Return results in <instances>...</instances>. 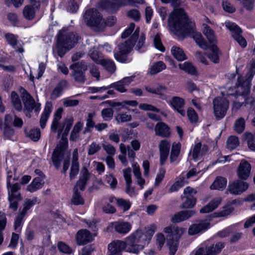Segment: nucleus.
<instances>
[{
    "label": "nucleus",
    "mask_w": 255,
    "mask_h": 255,
    "mask_svg": "<svg viewBox=\"0 0 255 255\" xmlns=\"http://www.w3.org/2000/svg\"><path fill=\"white\" fill-rule=\"evenodd\" d=\"M170 2L174 8L168 18L170 30L178 36L192 34L199 46L204 50L207 49L208 47L207 43L201 33L195 31L194 23L189 21L183 9L178 8L181 3V0H170Z\"/></svg>",
    "instance_id": "1"
},
{
    "label": "nucleus",
    "mask_w": 255,
    "mask_h": 255,
    "mask_svg": "<svg viewBox=\"0 0 255 255\" xmlns=\"http://www.w3.org/2000/svg\"><path fill=\"white\" fill-rule=\"evenodd\" d=\"M63 109L59 108L55 112L54 119L51 126V130L54 132H58V135L62 134L63 142L58 144L55 148L52 156V160L55 167L58 169L61 164V162L63 159L65 151L67 147V142L64 139V136H67L72 126V122L66 121L64 124H60L59 122L62 118Z\"/></svg>",
    "instance_id": "2"
},
{
    "label": "nucleus",
    "mask_w": 255,
    "mask_h": 255,
    "mask_svg": "<svg viewBox=\"0 0 255 255\" xmlns=\"http://www.w3.org/2000/svg\"><path fill=\"white\" fill-rule=\"evenodd\" d=\"M84 16L87 25L94 30H102L106 25L113 26L117 21L114 16L109 17L104 20L101 14L93 8L87 10Z\"/></svg>",
    "instance_id": "3"
},
{
    "label": "nucleus",
    "mask_w": 255,
    "mask_h": 255,
    "mask_svg": "<svg viewBox=\"0 0 255 255\" xmlns=\"http://www.w3.org/2000/svg\"><path fill=\"white\" fill-rule=\"evenodd\" d=\"M80 39V37L73 32L65 34L60 33L58 35L55 51L58 55L62 57L66 51L74 46Z\"/></svg>",
    "instance_id": "4"
},
{
    "label": "nucleus",
    "mask_w": 255,
    "mask_h": 255,
    "mask_svg": "<svg viewBox=\"0 0 255 255\" xmlns=\"http://www.w3.org/2000/svg\"><path fill=\"white\" fill-rule=\"evenodd\" d=\"M139 28L137 27L130 38L121 43L118 45V51L115 53V59L121 63H125L128 61V54L130 52L133 46L135 45V41L139 36Z\"/></svg>",
    "instance_id": "5"
},
{
    "label": "nucleus",
    "mask_w": 255,
    "mask_h": 255,
    "mask_svg": "<svg viewBox=\"0 0 255 255\" xmlns=\"http://www.w3.org/2000/svg\"><path fill=\"white\" fill-rule=\"evenodd\" d=\"M185 229L170 226L165 227L163 231L166 234L167 245L170 250V255H174L177 251L178 242L185 232Z\"/></svg>",
    "instance_id": "6"
},
{
    "label": "nucleus",
    "mask_w": 255,
    "mask_h": 255,
    "mask_svg": "<svg viewBox=\"0 0 255 255\" xmlns=\"http://www.w3.org/2000/svg\"><path fill=\"white\" fill-rule=\"evenodd\" d=\"M214 114L218 120L222 119L229 108V101L224 97H216L213 100Z\"/></svg>",
    "instance_id": "7"
},
{
    "label": "nucleus",
    "mask_w": 255,
    "mask_h": 255,
    "mask_svg": "<svg viewBox=\"0 0 255 255\" xmlns=\"http://www.w3.org/2000/svg\"><path fill=\"white\" fill-rule=\"evenodd\" d=\"M156 229L154 224H151L145 227L143 230H137L132 233L141 245L144 247L149 244Z\"/></svg>",
    "instance_id": "8"
},
{
    "label": "nucleus",
    "mask_w": 255,
    "mask_h": 255,
    "mask_svg": "<svg viewBox=\"0 0 255 255\" xmlns=\"http://www.w3.org/2000/svg\"><path fill=\"white\" fill-rule=\"evenodd\" d=\"M70 69L72 70V76L74 80L78 83L83 84L86 80L84 72L87 69V65L83 61L72 64Z\"/></svg>",
    "instance_id": "9"
},
{
    "label": "nucleus",
    "mask_w": 255,
    "mask_h": 255,
    "mask_svg": "<svg viewBox=\"0 0 255 255\" xmlns=\"http://www.w3.org/2000/svg\"><path fill=\"white\" fill-rule=\"evenodd\" d=\"M225 24L227 28L232 32L233 38L242 47H246L247 45V42L241 35L242 29L236 24L230 21H226Z\"/></svg>",
    "instance_id": "10"
},
{
    "label": "nucleus",
    "mask_w": 255,
    "mask_h": 255,
    "mask_svg": "<svg viewBox=\"0 0 255 255\" xmlns=\"http://www.w3.org/2000/svg\"><path fill=\"white\" fill-rule=\"evenodd\" d=\"M124 243L125 249L129 253L137 254L144 248V245H141L132 234L126 238Z\"/></svg>",
    "instance_id": "11"
},
{
    "label": "nucleus",
    "mask_w": 255,
    "mask_h": 255,
    "mask_svg": "<svg viewBox=\"0 0 255 255\" xmlns=\"http://www.w3.org/2000/svg\"><path fill=\"white\" fill-rule=\"evenodd\" d=\"M249 187L247 182L237 179L229 182L227 191L233 195H239L246 191Z\"/></svg>",
    "instance_id": "12"
},
{
    "label": "nucleus",
    "mask_w": 255,
    "mask_h": 255,
    "mask_svg": "<svg viewBox=\"0 0 255 255\" xmlns=\"http://www.w3.org/2000/svg\"><path fill=\"white\" fill-rule=\"evenodd\" d=\"M224 247V244L221 242L217 243L215 245H207L205 247L203 246L196 252L194 255H217L221 252Z\"/></svg>",
    "instance_id": "13"
},
{
    "label": "nucleus",
    "mask_w": 255,
    "mask_h": 255,
    "mask_svg": "<svg viewBox=\"0 0 255 255\" xmlns=\"http://www.w3.org/2000/svg\"><path fill=\"white\" fill-rule=\"evenodd\" d=\"M254 77V74L252 73L249 77L245 81H244L243 78L240 77L238 78V85L237 86V94L238 95L244 96L246 97L250 92L251 81Z\"/></svg>",
    "instance_id": "14"
},
{
    "label": "nucleus",
    "mask_w": 255,
    "mask_h": 255,
    "mask_svg": "<svg viewBox=\"0 0 255 255\" xmlns=\"http://www.w3.org/2000/svg\"><path fill=\"white\" fill-rule=\"evenodd\" d=\"M22 99L25 108L28 111L34 110L38 112L40 109V104H36L32 97L24 89L22 91Z\"/></svg>",
    "instance_id": "15"
},
{
    "label": "nucleus",
    "mask_w": 255,
    "mask_h": 255,
    "mask_svg": "<svg viewBox=\"0 0 255 255\" xmlns=\"http://www.w3.org/2000/svg\"><path fill=\"white\" fill-rule=\"evenodd\" d=\"M4 39L6 43L11 46L13 48L15 49V51L18 53H22L24 52V50L23 48L22 45H18V36L14 35L11 33H6L4 35Z\"/></svg>",
    "instance_id": "16"
},
{
    "label": "nucleus",
    "mask_w": 255,
    "mask_h": 255,
    "mask_svg": "<svg viewBox=\"0 0 255 255\" xmlns=\"http://www.w3.org/2000/svg\"><path fill=\"white\" fill-rule=\"evenodd\" d=\"M158 147L160 152V163L163 165L168 157L170 143L166 139L162 140L159 143Z\"/></svg>",
    "instance_id": "17"
},
{
    "label": "nucleus",
    "mask_w": 255,
    "mask_h": 255,
    "mask_svg": "<svg viewBox=\"0 0 255 255\" xmlns=\"http://www.w3.org/2000/svg\"><path fill=\"white\" fill-rule=\"evenodd\" d=\"M109 227L119 234H127L130 231L131 225L127 222L118 221L111 223Z\"/></svg>",
    "instance_id": "18"
},
{
    "label": "nucleus",
    "mask_w": 255,
    "mask_h": 255,
    "mask_svg": "<svg viewBox=\"0 0 255 255\" xmlns=\"http://www.w3.org/2000/svg\"><path fill=\"white\" fill-rule=\"evenodd\" d=\"M251 165L247 161L242 160L240 163L237 170L238 177L242 180H246L250 175Z\"/></svg>",
    "instance_id": "19"
},
{
    "label": "nucleus",
    "mask_w": 255,
    "mask_h": 255,
    "mask_svg": "<svg viewBox=\"0 0 255 255\" xmlns=\"http://www.w3.org/2000/svg\"><path fill=\"white\" fill-rule=\"evenodd\" d=\"M210 227V224L207 220H202L199 222L191 225L189 229L188 233L194 235L207 230Z\"/></svg>",
    "instance_id": "20"
},
{
    "label": "nucleus",
    "mask_w": 255,
    "mask_h": 255,
    "mask_svg": "<svg viewBox=\"0 0 255 255\" xmlns=\"http://www.w3.org/2000/svg\"><path fill=\"white\" fill-rule=\"evenodd\" d=\"M208 150V148L207 146L199 142L195 144L194 146L191 150L190 154L192 156V158L195 160H196L206 154Z\"/></svg>",
    "instance_id": "21"
},
{
    "label": "nucleus",
    "mask_w": 255,
    "mask_h": 255,
    "mask_svg": "<svg viewBox=\"0 0 255 255\" xmlns=\"http://www.w3.org/2000/svg\"><path fill=\"white\" fill-rule=\"evenodd\" d=\"M124 241L116 240L112 242L108 245V255H122V251L125 249Z\"/></svg>",
    "instance_id": "22"
},
{
    "label": "nucleus",
    "mask_w": 255,
    "mask_h": 255,
    "mask_svg": "<svg viewBox=\"0 0 255 255\" xmlns=\"http://www.w3.org/2000/svg\"><path fill=\"white\" fill-rule=\"evenodd\" d=\"M79 171V163L78 161V152L77 148L74 149L72 153V165L70 168L69 177L70 180L75 178Z\"/></svg>",
    "instance_id": "23"
},
{
    "label": "nucleus",
    "mask_w": 255,
    "mask_h": 255,
    "mask_svg": "<svg viewBox=\"0 0 255 255\" xmlns=\"http://www.w3.org/2000/svg\"><path fill=\"white\" fill-rule=\"evenodd\" d=\"M170 105L181 115L184 116L186 114L184 110L185 105L184 100L179 97H173L169 103Z\"/></svg>",
    "instance_id": "24"
},
{
    "label": "nucleus",
    "mask_w": 255,
    "mask_h": 255,
    "mask_svg": "<svg viewBox=\"0 0 255 255\" xmlns=\"http://www.w3.org/2000/svg\"><path fill=\"white\" fill-rule=\"evenodd\" d=\"M194 210L182 211L175 214L171 218L173 223H179L187 220L195 214Z\"/></svg>",
    "instance_id": "25"
},
{
    "label": "nucleus",
    "mask_w": 255,
    "mask_h": 255,
    "mask_svg": "<svg viewBox=\"0 0 255 255\" xmlns=\"http://www.w3.org/2000/svg\"><path fill=\"white\" fill-rule=\"evenodd\" d=\"M76 240L78 245H83L91 242L93 240V237L87 230H81L77 232Z\"/></svg>",
    "instance_id": "26"
},
{
    "label": "nucleus",
    "mask_w": 255,
    "mask_h": 255,
    "mask_svg": "<svg viewBox=\"0 0 255 255\" xmlns=\"http://www.w3.org/2000/svg\"><path fill=\"white\" fill-rule=\"evenodd\" d=\"M222 202L221 197H218L213 199L208 204L200 210L201 213H208L218 208Z\"/></svg>",
    "instance_id": "27"
},
{
    "label": "nucleus",
    "mask_w": 255,
    "mask_h": 255,
    "mask_svg": "<svg viewBox=\"0 0 255 255\" xmlns=\"http://www.w3.org/2000/svg\"><path fill=\"white\" fill-rule=\"evenodd\" d=\"M38 9V5L28 4L25 6L23 9L22 13L24 17L28 20L34 19L36 11Z\"/></svg>",
    "instance_id": "28"
},
{
    "label": "nucleus",
    "mask_w": 255,
    "mask_h": 255,
    "mask_svg": "<svg viewBox=\"0 0 255 255\" xmlns=\"http://www.w3.org/2000/svg\"><path fill=\"white\" fill-rule=\"evenodd\" d=\"M44 184L43 178L37 177L33 179L32 182L27 186L26 190L31 192H34L41 189Z\"/></svg>",
    "instance_id": "29"
},
{
    "label": "nucleus",
    "mask_w": 255,
    "mask_h": 255,
    "mask_svg": "<svg viewBox=\"0 0 255 255\" xmlns=\"http://www.w3.org/2000/svg\"><path fill=\"white\" fill-rule=\"evenodd\" d=\"M236 203V200H233L231 203L224 205L218 212L214 213L215 217H225L230 215L234 211V208L232 205Z\"/></svg>",
    "instance_id": "30"
},
{
    "label": "nucleus",
    "mask_w": 255,
    "mask_h": 255,
    "mask_svg": "<svg viewBox=\"0 0 255 255\" xmlns=\"http://www.w3.org/2000/svg\"><path fill=\"white\" fill-rule=\"evenodd\" d=\"M82 172V175L80 176L79 180L76 183V185L74 187H76L78 189L79 188L81 190H84L85 188L87 181L89 179L90 173L87 169L85 167L83 168Z\"/></svg>",
    "instance_id": "31"
},
{
    "label": "nucleus",
    "mask_w": 255,
    "mask_h": 255,
    "mask_svg": "<svg viewBox=\"0 0 255 255\" xmlns=\"http://www.w3.org/2000/svg\"><path fill=\"white\" fill-rule=\"evenodd\" d=\"M52 111V104L51 103H47L40 119V125L41 128H45L47 120Z\"/></svg>",
    "instance_id": "32"
},
{
    "label": "nucleus",
    "mask_w": 255,
    "mask_h": 255,
    "mask_svg": "<svg viewBox=\"0 0 255 255\" xmlns=\"http://www.w3.org/2000/svg\"><path fill=\"white\" fill-rule=\"evenodd\" d=\"M155 134L162 137H168L170 134L169 128L164 123H158L155 128Z\"/></svg>",
    "instance_id": "33"
},
{
    "label": "nucleus",
    "mask_w": 255,
    "mask_h": 255,
    "mask_svg": "<svg viewBox=\"0 0 255 255\" xmlns=\"http://www.w3.org/2000/svg\"><path fill=\"white\" fill-rule=\"evenodd\" d=\"M132 167L134 176L136 180V182L137 184L140 186L141 188L142 189L145 184V180L141 177L140 167L136 162H133Z\"/></svg>",
    "instance_id": "34"
},
{
    "label": "nucleus",
    "mask_w": 255,
    "mask_h": 255,
    "mask_svg": "<svg viewBox=\"0 0 255 255\" xmlns=\"http://www.w3.org/2000/svg\"><path fill=\"white\" fill-rule=\"evenodd\" d=\"M8 193V199H18L20 194L18 192L20 187L19 184L12 183L9 186L7 185Z\"/></svg>",
    "instance_id": "35"
},
{
    "label": "nucleus",
    "mask_w": 255,
    "mask_h": 255,
    "mask_svg": "<svg viewBox=\"0 0 255 255\" xmlns=\"http://www.w3.org/2000/svg\"><path fill=\"white\" fill-rule=\"evenodd\" d=\"M146 90L151 93L159 95V98L162 100H167V97L163 92L166 90V88L162 85H158L156 88L146 87Z\"/></svg>",
    "instance_id": "36"
},
{
    "label": "nucleus",
    "mask_w": 255,
    "mask_h": 255,
    "mask_svg": "<svg viewBox=\"0 0 255 255\" xmlns=\"http://www.w3.org/2000/svg\"><path fill=\"white\" fill-rule=\"evenodd\" d=\"M166 68L165 63L161 61L154 63L150 67L148 70V74L151 75H154L160 72Z\"/></svg>",
    "instance_id": "37"
},
{
    "label": "nucleus",
    "mask_w": 255,
    "mask_h": 255,
    "mask_svg": "<svg viewBox=\"0 0 255 255\" xmlns=\"http://www.w3.org/2000/svg\"><path fill=\"white\" fill-rule=\"evenodd\" d=\"M40 202V200L37 197H34L32 199H26L23 204V207L22 210H19V212L26 215L27 211L32 206L38 204Z\"/></svg>",
    "instance_id": "38"
},
{
    "label": "nucleus",
    "mask_w": 255,
    "mask_h": 255,
    "mask_svg": "<svg viewBox=\"0 0 255 255\" xmlns=\"http://www.w3.org/2000/svg\"><path fill=\"white\" fill-rule=\"evenodd\" d=\"M227 179L223 177L218 176L210 186L211 189L223 190L226 186Z\"/></svg>",
    "instance_id": "39"
},
{
    "label": "nucleus",
    "mask_w": 255,
    "mask_h": 255,
    "mask_svg": "<svg viewBox=\"0 0 255 255\" xmlns=\"http://www.w3.org/2000/svg\"><path fill=\"white\" fill-rule=\"evenodd\" d=\"M179 68L192 75H198V72L196 68L189 62H185L184 63L179 64Z\"/></svg>",
    "instance_id": "40"
},
{
    "label": "nucleus",
    "mask_w": 255,
    "mask_h": 255,
    "mask_svg": "<svg viewBox=\"0 0 255 255\" xmlns=\"http://www.w3.org/2000/svg\"><path fill=\"white\" fill-rule=\"evenodd\" d=\"M180 149L181 144L180 143H173L170 155V161L171 163H172L177 160L180 153Z\"/></svg>",
    "instance_id": "41"
},
{
    "label": "nucleus",
    "mask_w": 255,
    "mask_h": 255,
    "mask_svg": "<svg viewBox=\"0 0 255 255\" xmlns=\"http://www.w3.org/2000/svg\"><path fill=\"white\" fill-rule=\"evenodd\" d=\"M120 150L123 154L126 155L128 154V158L133 162L135 157V153L133 149H131L130 146H127L124 143H121L120 145Z\"/></svg>",
    "instance_id": "42"
},
{
    "label": "nucleus",
    "mask_w": 255,
    "mask_h": 255,
    "mask_svg": "<svg viewBox=\"0 0 255 255\" xmlns=\"http://www.w3.org/2000/svg\"><path fill=\"white\" fill-rule=\"evenodd\" d=\"M187 183L183 175H180L178 180L170 187L169 192L172 193L178 191Z\"/></svg>",
    "instance_id": "43"
},
{
    "label": "nucleus",
    "mask_w": 255,
    "mask_h": 255,
    "mask_svg": "<svg viewBox=\"0 0 255 255\" xmlns=\"http://www.w3.org/2000/svg\"><path fill=\"white\" fill-rule=\"evenodd\" d=\"M173 56L178 61H183L187 59L186 54L180 47L173 46L171 50Z\"/></svg>",
    "instance_id": "44"
},
{
    "label": "nucleus",
    "mask_w": 255,
    "mask_h": 255,
    "mask_svg": "<svg viewBox=\"0 0 255 255\" xmlns=\"http://www.w3.org/2000/svg\"><path fill=\"white\" fill-rule=\"evenodd\" d=\"M99 64L101 65L107 71L111 73H113L116 69L114 61L109 59L103 58Z\"/></svg>",
    "instance_id": "45"
},
{
    "label": "nucleus",
    "mask_w": 255,
    "mask_h": 255,
    "mask_svg": "<svg viewBox=\"0 0 255 255\" xmlns=\"http://www.w3.org/2000/svg\"><path fill=\"white\" fill-rule=\"evenodd\" d=\"M244 138L250 149L255 151V131L254 134L246 132L244 134Z\"/></svg>",
    "instance_id": "46"
},
{
    "label": "nucleus",
    "mask_w": 255,
    "mask_h": 255,
    "mask_svg": "<svg viewBox=\"0 0 255 255\" xmlns=\"http://www.w3.org/2000/svg\"><path fill=\"white\" fill-rule=\"evenodd\" d=\"M26 136L34 141H38L40 137V131L39 128H32L25 130Z\"/></svg>",
    "instance_id": "47"
},
{
    "label": "nucleus",
    "mask_w": 255,
    "mask_h": 255,
    "mask_svg": "<svg viewBox=\"0 0 255 255\" xmlns=\"http://www.w3.org/2000/svg\"><path fill=\"white\" fill-rule=\"evenodd\" d=\"M203 33L209 42H216L217 39L214 32L208 25H205L204 26Z\"/></svg>",
    "instance_id": "48"
},
{
    "label": "nucleus",
    "mask_w": 255,
    "mask_h": 255,
    "mask_svg": "<svg viewBox=\"0 0 255 255\" xmlns=\"http://www.w3.org/2000/svg\"><path fill=\"white\" fill-rule=\"evenodd\" d=\"M71 202L75 205H83L84 201L76 187H74V194L71 198Z\"/></svg>",
    "instance_id": "49"
},
{
    "label": "nucleus",
    "mask_w": 255,
    "mask_h": 255,
    "mask_svg": "<svg viewBox=\"0 0 255 255\" xmlns=\"http://www.w3.org/2000/svg\"><path fill=\"white\" fill-rule=\"evenodd\" d=\"M11 102L17 111H20L22 109V104L18 94L15 92H12L11 93Z\"/></svg>",
    "instance_id": "50"
},
{
    "label": "nucleus",
    "mask_w": 255,
    "mask_h": 255,
    "mask_svg": "<svg viewBox=\"0 0 255 255\" xmlns=\"http://www.w3.org/2000/svg\"><path fill=\"white\" fill-rule=\"evenodd\" d=\"M95 115V112L90 113L88 114V118L86 120V128H85L84 133L90 131V128L95 127L96 125L93 121V118Z\"/></svg>",
    "instance_id": "51"
},
{
    "label": "nucleus",
    "mask_w": 255,
    "mask_h": 255,
    "mask_svg": "<svg viewBox=\"0 0 255 255\" xmlns=\"http://www.w3.org/2000/svg\"><path fill=\"white\" fill-rule=\"evenodd\" d=\"M245 128V120L243 118H240L236 120L234 124V130L238 133H241Z\"/></svg>",
    "instance_id": "52"
},
{
    "label": "nucleus",
    "mask_w": 255,
    "mask_h": 255,
    "mask_svg": "<svg viewBox=\"0 0 255 255\" xmlns=\"http://www.w3.org/2000/svg\"><path fill=\"white\" fill-rule=\"evenodd\" d=\"M89 55L91 59L96 63L99 64L101 61L103 59V57L102 54H100L99 52L95 48L91 50L89 53Z\"/></svg>",
    "instance_id": "53"
},
{
    "label": "nucleus",
    "mask_w": 255,
    "mask_h": 255,
    "mask_svg": "<svg viewBox=\"0 0 255 255\" xmlns=\"http://www.w3.org/2000/svg\"><path fill=\"white\" fill-rule=\"evenodd\" d=\"M210 49H211L212 53H210L208 56L209 59L212 61H213V62H214L215 63H218L219 60V52L217 47L215 45H213L210 47Z\"/></svg>",
    "instance_id": "54"
},
{
    "label": "nucleus",
    "mask_w": 255,
    "mask_h": 255,
    "mask_svg": "<svg viewBox=\"0 0 255 255\" xmlns=\"http://www.w3.org/2000/svg\"><path fill=\"white\" fill-rule=\"evenodd\" d=\"M131 119V116L126 113H119L115 116V120L118 124L129 122L130 121Z\"/></svg>",
    "instance_id": "55"
},
{
    "label": "nucleus",
    "mask_w": 255,
    "mask_h": 255,
    "mask_svg": "<svg viewBox=\"0 0 255 255\" xmlns=\"http://www.w3.org/2000/svg\"><path fill=\"white\" fill-rule=\"evenodd\" d=\"M102 145L104 150L109 156H113L115 154L116 149L113 145L104 141L102 142Z\"/></svg>",
    "instance_id": "56"
},
{
    "label": "nucleus",
    "mask_w": 255,
    "mask_h": 255,
    "mask_svg": "<svg viewBox=\"0 0 255 255\" xmlns=\"http://www.w3.org/2000/svg\"><path fill=\"white\" fill-rule=\"evenodd\" d=\"M239 138L236 136H231L227 140V146L230 149H234L239 145Z\"/></svg>",
    "instance_id": "57"
},
{
    "label": "nucleus",
    "mask_w": 255,
    "mask_h": 255,
    "mask_svg": "<svg viewBox=\"0 0 255 255\" xmlns=\"http://www.w3.org/2000/svg\"><path fill=\"white\" fill-rule=\"evenodd\" d=\"M117 204V206L124 212H126L129 210L131 206V203L129 201L125 200L123 198H118Z\"/></svg>",
    "instance_id": "58"
},
{
    "label": "nucleus",
    "mask_w": 255,
    "mask_h": 255,
    "mask_svg": "<svg viewBox=\"0 0 255 255\" xmlns=\"http://www.w3.org/2000/svg\"><path fill=\"white\" fill-rule=\"evenodd\" d=\"M101 148V145L99 142H92L89 145L87 153L89 155H92L99 152Z\"/></svg>",
    "instance_id": "59"
},
{
    "label": "nucleus",
    "mask_w": 255,
    "mask_h": 255,
    "mask_svg": "<svg viewBox=\"0 0 255 255\" xmlns=\"http://www.w3.org/2000/svg\"><path fill=\"white\" fill-rule=\"evenodd\" d=\"M25 215L19 212V214L16 216L14 222V228L16 232L20 233L22 228V221Z\"/></svg>",
    "instance_id": "60"
},
{
    "label": "nucleus",
    "mask_w": 255,
    "mask_h": 255,
    "mask_svg": "<svg viewBox=\"0 0 255 255\" xmlns=\"http://www.w3.org/2000/svg\"><path fill=\"white\" fill-rule=\"evenodd\" d=\"M83 127L81 122L77 123L71 132L70 139L71 140H75L78 136V134Z\"/></svg>",
    "instance_id": "61"
},
{
    "label": "nucleus",
    "mask_w": 255,
    "mask_h": 255,
    "mask_svg": "<svg viewBox=\"0 0 255 255\" xmlns=\"http://www.w3.org/2000/svg\"><path fill=\"white\" fill-rule=\"evenodd\" d=\"M114 114V111L111 108L104 109L101 112L102 117L105 121H110Z\"/></svg>",
    "instance_id": "62"
},
{
    "label": "nucleus",
    "mask_w": 255,
    "mask_h": 255,
    "mask_svg": "<svg viewBox=\"0 0 255 255\" xmlns=\"http://www.w3.org/2000/svg\"><path fill=\"white\" fill-rule=\"evenodd\" d=\"M153 43L155 48L161 52L165 51V48L161 42L160 34H156L153 38Z\"/></svg>",
    "instance_id": "63"
},
{
    "label": "nucleus",
    "mask_w": 255,
    "mask_h": 255,
    "mask_svg": "<svg viewBox=\"0 0 255 255\" xmlns=\"http://www.w3.org/2000/svg\"><path fill=\"white\" fill-rule=\"evenodd\" d=\"M196 202L195 198L188 196L186 197V200L182 204L181 207L183 208H191L195 206Z\"/></svg>",
    "instance_id": "64"
}]
</instances>
